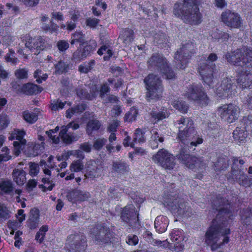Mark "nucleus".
<instances>
[{"mask_svg": "<svg viewBox=\"0 0 252 252\" xmlns=\"http://www.w3.org/2000/svg\"><path fill=\"white\" fill-rule=\"evenodd\" d=\"M170 239L173 242L176 243L175 249L177 252L181 251L184 247L183 241H186V237L184 235V232L182 230L173 229L170 233Z\"/></svg>", "mask_w": 252, "mask_h": 252, "instance_id": "obj_19", "label": "nucleus"}, {"mask_svg": "<svg viewBox=\"0 0 252 252\" xmlns=\"http://www.w3.org/2000/svg\"><path fill=\"white\" fill-rule=\"evenodd\" d=\"M65 103L66 102L63 103L59 100H54L51 103L52 109L54 110L62 109L63 108Z\"/></svg>", "mask_w": 252, "mask_h": 252, "instance_id": "obj_53", "label": "nucleus"}, {"mask_svg": "<svg viewBox=\"0 0 252 252\" xmlns=\"http://www.w3.org/2000/svg\"><path fill=\"white\" fill-rule=\"evenodd\" d=\"M79 126L78 124L71 122L69 123L66 126H63L62 129L60 132V136L62 139L64 143L66 144H70L72 141H75L78 140V137L76 135H70L66 132L69 128L71 127L73 129H77Z\"/></svg>", "mask_w": 252, "mask_h": 252, "instance_id": "obj_16", "label": "nucleus"}, {"mask_svg": "<svg viewBox=\"0 0 252 252\" xmlns=\"http://www.w3.org/2000/svg\"><path fill=\"white\" fill-rule=\"evenodd\" d=\"M97 53L99 55L105 54L104 56V60H108L112 55L111 50L108 49L107 46H102L97 51Z\"/></svg>", "mask_w": 252, "mask_h": 252, "instance_id": "obj_40", "label": "nucleus"}, {"mask_svg": "<svg viewBox=\"0 0 252 252\" xmlns=\"http://www.w3.org/2000/svg\"><path fill=\"white\" fill-rule=\"evenodd\" d=\"M148 63L152 66L157 67V69L164 74L167 79H171L174 77L175 74L167 65L166 60L160 55H153Z\"/></svg>", "mask_w": 252, "mask_h": 252, "instance_id": "obj_10", "label": "nucleus"}, {"mask_svg": "<svg viewBox=\"0 0 252 252\" xmlns=\"http://www.w3.org/2000/svg\"><path fill=\"white\" fill-rule=\"evenodd\" d=\"M71 156H72V151H67L63 152L61 155L57 156L56 158L58 161H66Z\"/></svg>", "mask_w": 252, "mask_h": 252, "instance_id": "obj_50", "label": "nucleus"}, {"mask_svg": "<svg viewBox=\"0 0 252 252\" xmlns=\"http://www.w3.org/2000/svg\"><path fill=\"white\" fill-rule=\"evenodd\" d=\"M59 130V126H57L54 129H51L49 131H46V133L48 134L50 138L52 140L53 143L57 144L60 142V138L58 136H57L55 135H53V134L57 133V131Z\"/></svg>", "mask_w": 252, "mask_h": 252, "instance_id": "obj_43", "label": "nucleus"}, {"mask_svg": "<svg viewBox=\"0 0 252 252\" xmlns=\"http://www.w3.org/2000/svg\"><path fill=\"white\" fill-rule=\"evenodd\" d=\"M241 52L238 49L226 55L227 61L231 64L242 66V69L238 73L237 82L240 88L246 89L252 85V66H243L242 61L239 59Z\"/></svg>", "mask_w": 252, "mask_h": 252, "instance_id": "obj_3", "label": "nucleus"}, {"mask_svg": "<svg viewBox=\"0 0 252 252\" xmlns=\"http://www.w3.org/2000/svg\"><path fill=\"white\" fill-rule=\"evenodd\" d=\"M84 168V164L81 159L73 161L69 166V169L71 172H78L81 171Z\"/></svg>", "mask_w": 252, "mask_h": 252, "instance_id": "obj_38", "label": "nucleus"}, {"mask_svg": "<svg viewBox=\"0 0 252 252\" xmlns=\"http://www.w3.org/2000/svg\"><path fill=\"white\" fill-rule=\"evenodd\" d=\"M17 38L15 36L7 35L4 37L2 40V44L6 46L10 45Z\"/></svg>", "mask_w": 252, "mask_h": 252, "instance_id": "obj_61", "label": "nucleus"}, {"mask_svg": "<svg viewBox=\"0 0 252 252\" xmlns=\"http://www.w3.org/2000/svg\"><path fill=\"white\" fill-rule=\"evenodd\" d=\"M240 113L239 108L236 105L229 104L218 108L217 113L221 119L231 123L238 119Z\"/></svg>", "mask_w": 252, "mask_h": 252, "instance_id": "obj_9", "label": "nucleus"}, {"mask_svg": "<svg viewBox=\"0 0 252 252\" xmlns=\"http://www.w3.org/2000/svg\"><path fill=\"white\" fill-rule=\"evenodd\" d=\"M23 91L27 94H32L41 92L38 90V86L31 83L25 84L23 87Z\"/></svg>", "mask_w": 252, "mask_h": 252, "instance_id": "obj_37", "label": "nucleus"}, {"mask_svg": "<svg viewBox=\"0 0 252 252\" xmlns=\"http://www.w3.org/2000/svg\"><path fill=\"white\" fill-rule=\"evenodd\" d=\"M2 152L5 153L0 155V161H7L11 158V156L9 155V150L7 147H3Z\"/></svg>", "mask_w": 252, "mask_h": 252, "instance_id": "obj_54", "label": "nucleus"}, {"mask_svg": "<svg viewBox=\"0 0 252 252\" xmlns=\"http://www.w3.org/2000/svg\"><path fill=\"white\" fill-rule=\"evenodd\" d=\"M169 115V113L167 112L166 110H163L162 111L159 112L152 111L151 112V115L152 118L153 120H152V121L154 123H156L157 121L163 120L168 117Z\"/></svg>", "mask_w": 252, "mask_h": 252, "instance_id": "obj_32", "label": "nucleus"}, {"mask_svg": "<svg viewBox=\"0 0 252 252\" xmlns=\"http://www.w3.org/2000/svg\"><path fill=\"white\" fill-rule=\"evenodd\" d=\"M26 132L23 130L14 129L11 133L8 139L10 140L16 139L17 141L13 143V152L16 156H18L22 150V147L26 143V141L23 138Z\"/></svg>", "mask_w": 252, "mask_h": 252, "instance_id": "obj_11", "label": "nucleus"}, {"mask_svg": "<svg viewBox=\"0 0 252 252\" xmlns=\"http://www.w3.org/2000/svg\"><path fill=\"white\" fill-rule=\"evenodd\" d=\"M14 52L10 50L9 53L6 54L5 56L6 62L10 63L12 65H15L18 62L17 58L14 56Z\"/></svg>", "mask_w": 252, "mask_h": 252, "instance_id": "obj_48", "label": "nucleus"}, {"mask_svg": "<svg viewBox=\"0 0 252 252\" xmlns=\"http://www.w3.org/2000/svg\"><path fill=\"white\" fill-rule=\"evenodd\" d=\"M100 126V124L96 120L90 121L87 126L86 131L89 134H91L93 131L98 130Z\"/></svg>", "mask_w": 252, "mask_h": 252, "instance_id": "obj_34", "label": "nucleus"}, {"mask_svg": "<svg viewBox=\"0 0 252 252\" xmlns=\"http://www.w3.org/2000/svg\"><path fill=\"white\" fill-rule=\"evenodd\" d=\"M94 64V61H91L88 63H84L79 67V71L82 73H86L88 72L93 67Z\"/></svg>", "mask_w": 252, "mask_h": 252, "instance_id": "obj_45", "label": "nucleus"}, {"mask_svg": "<svg viewBox=\"0 0 252 252\" xmlns=\"http://www.w3.org/2000/svg\"><path fill=\"white\" fill-rule=\"evenodd\" d=\"M150 133L151 134L149 140L150 146L153 149L157 148L158 142H162L163 141V138L162 136H159L156 129H152Z\"/></svg>", "mask_w": 252, "mask_h": 252, "instance_id": "obj_25", "label": "nucleus"}, {"mask_svg": "<svg viewBox=\"0 0 252 252\" xmlns=\"http://www.w3.org/2000/svg\"><path fill=\"white\" fill-rule=\"evenodd\" d=\"M78 236L70 235L67 237L66 247L69 252H83L86 248L85 242L83 244H78Z\"/></svg>", "mask_w": 252, "mask_h": 252, "instance_id": "obj_18", "label": "nucleus"}, {"mask_svg": "<svg viewBox=\"0 0 252 252\" xmlns=\"http://www.w3.org/2000/svg\"><path fill=\"white\" fill-rule=\"evenodd\" d=\"M82 53V50H81V49H78V50H76L73 53V59L77 62H79V61L84 59L85 58H86L85 57H81Z\"/></svg>", "mask_w": 252, "mask_h": 252, "instance_id": "obj_63", "label": "nucleus"}, {"mask_svg": "<svg viewBox=\"0 0 252 252\" xmlns=\"http://www.w3.org/2000/svg\"><path fill=\"white\" fill-rule=\"evenodd\" d=\"M186 96L189 100L194 101L202 106H206L209 103V98L199 85H192L188 88Z\"/></svg>", "mask_w": 252, "mask_h": 252, "instance_id": "obj_8", "label": "nucleus"}, {"mask_svg": "<svg viewBox=\"0 0 252 252\" xmlns=\"http://www.w3.org/2000/svg\"><path fill=\"white\" fill-rule=\"evenodd\" d=\"M86 172L85 176L86 178H94L101 175V170L96 166V162L92 160L88 161L86 164Z\"/></svg>", "mask_w": 252, "mask_h": 252, "instance_id": "obj_21", "label": "nucleus"}, {"mask_svg": "<svg viewBox=\"0 0 252 252\" xmlns=\"http://www.w3.org/2000/svg\"><path fill=\"white\" fill-rule=\"evenodd\" d=\"M107 140L104 138L97 139L94 144V148L96 150L100 149L106 143Z\"/></svg>", "mask_w": 252, "mask_h": 252, "instance_id": "obj_58", "label": "nucleus"}, {"mask_svg": "<svg viewBox=\"0 0 252 252\" xmlns=\"http://www.w3.org/2000/svg\"><path fill=\"white\" fill-rule=\"evenodd\" d=\"M54 157L52 156H50L48 158V162L50 164V166L51 168H56L57 171L59 172L60 171L58 167H60L61 169L65 168L67 165V163L66 161H62V162L57 166L56 163L53 162L52 163V161L53 160Z\"/></svg>", "mask_w": 252, "mask_h": 252, "instance_id": "obj_46", "label": "nucleus"}, {"mask_svg": "<svg viewBox=\"0 0 252 252\" xmlns=\"http://www.w3.org/2000/svg\"><path fill=\"white\" fill-rule=\"evenodd\" d=\"M36 39L32 38L29 35H26L23 37V40L25 41V46L32 52H33L34 45L33 42Z\"/></svg>", "mask_w": 252, "mask_h": 252, "instance_id": "obj_42", "label": "nucleus"}, {"mask_svg": "<svg viewBox=\"0 0 252 252\" xmlns=\"http://www.w3.org/2000/svg\"><path fill=\"white\" fill-rule=\"evenodd\" d=\"M26 173L22 169H15L12 172L13 181L18 186H23L27 181Z\"/></svg>", "mask_w": 252, "mask_h": 252, "instance_id": "obj_24", "label": "nucleus"}, {"mask_svg": "<svg viewBox=\"0 0 252 252\" xmlns=\"http://www.w3.org/2000/svg\"><path fill=\"white\" fill-rule=\"evenodd\" d=\"M84 36L80 32H75L71 36L70 43L73 44L75 42H83L84 40Z\"/></svg>", "mask_w": 252, "mask_h": 252, "instance_id": "obj_47", "label": "nucleus"}, {"mask_svg": "<svg viewBox=\"0 0 252 252\" xmlns=\"http://www.w3.org/2000/svg\"><path fill=\"white\" fill-rule=\"evenodd\" d=\"M120 125V122L118 120H114L109 124L107 130L109 132H115L117 131L118 127Z\"/></svg>", "mask_w": 252, "mask_h": 252, "instance_id": "obj_51", "label": "nucleus"}, {"mask_svg": "<svg viewBox=\"0 0 252 252\" xmlns=\"http://www.w3.org/2000/svg\"><path fill=\"white\" fill-rule=\"evenodd\" d=\"M68 67V64L64 62L60 61L55 66L56 71L58 73H62L65 72L67 70Z\"/></svg>", "mask_w": 252, "mask_h": 252, "instance_id": "obj_49", "label": "nucleus"}, {"mask_svg": "<svg viewBox=\"0 0 252 252\" xmlns=\"http://www.w3.org/2000/svg\"><path fill=\"white\" fill-rule=\"evenodd\" d=\"M13 190V185L10 180H0V190L3 193L10 194Z\"/></svg>", "mask_w": 252, "mask_h": 252, "instance_id": "obj_26", "label": "nucleus"}, {"mask_svg": "<svg viewBox=\"0 0 252 252\" xmlns=\"http://www.w3.org/2000/svg\"><path fill=\"white\" fill-rule=\"evenodd\" d=\"M29 173L31 176H36L39 172V168L38 164L34 163H30Z\"/></svg>", "mask_w": 252, "mask_h": 252, "instance_id": "obj_52", "label": "nucleus"}, {"mask_svg": "<svg viewBox=\"0 0 252 252\" xmlns=\"http://www.w3.org/2000/svg\"><path fill=\"white\" fill-rule=\"evenodd\" d=\"M58 49L62 52L65 51L69 47V43L65 40H60L57 43Z\"/></svg>", "mask_w": 252, "mask_h": 252, "instance_id": "obj_55", "label": "nucleus"}, {"mask_svg": "<svg viewBox=\"0 0 252 252\" xmlns=\"http://www.w3.org/2000/svg\"><path fill=\"white\" fill-rule=\"evenodd\" d=\"M145 132L142 131L140 129L137 128L134 133V141L135 142H138L139 143L144 142L146 138L144 135Z\"/></svg>", "mask_w": 252, "mask_h": 252, "instance_id": "obj_39", "label": "nucleus"}, {"mask_svg": "<svg viewBox=\"0 0 252 252\" xmlns=\"http://www.w3.org/2000/svg\"><path fill=\"white\" fill-rule=\"evenodd\" d=\"M175 126L179 129L178 137L182 142L185 144L191 140L190 146H197L203 142L202 138H194L196 131L194 129L193 122L190 118H180L175 122Z\"/></svg>", "mask_w": 252, "mask_h": 252, "instance_id": "obj_2", "label": "nucleus"}, {"mask_svg": "<svg viewBox=\"0 0 252 252\" xmlns=\"http://www.w3.org/2000/svg\"><path fill=\"white\" fill-rule=\"evenodd\" d=\"M230 78H224L220 84L215 86L214 90L216 94L219 97L227 96L234 94L232 91V85Z\"/></svg>", "mask_w": 252, "mask_h": 252, "instance_id": "obj_13", "label": "nucleus"}, {"mask_svg": "<svg viewBox=\"0 0 252 252\" xmlns=\"http://www.w3.org/2000/svg\"><path fill=\"white\" fill-rule=\"evenodd\" d=\"M138 215L133 205L126 206L123 210L121 218L124 221L130 225L137 220Z\"/></svg>", "mask_w": 252, "mask_h": 252, "instance_id": "obj_17", "label": "nucleus"}, {"mask_svg": "<svg viewBox=\"0 0 252 252\" xmlns=\"http://www.w3.org/2000/svg\"><path fill=\"white\" fill-rule=\"evenodd\" d=\"M221 20L226 26L231 28H239L242 24L239 15L230 11L222 13Z\"/></svg>", "mask_w": 252, "mask_h": 252, "instance_id": "obj_12", "label": "nucleus"}, {"mask_svg": "<svg viewBox=\"0 0 252 252\" xmlns=\"http://www.w3.org/2000/svg\"><path fill=\"white\" fill-rule=\"evenodd\" d=\"M23 117L25 121L30 124H32L37 120V114L34 112L29 111L23 112Z\"/></svg>", "mask_w": 252, "mask_h": 252, "instance_id": "obj_36", "label": "nucleus"}, {"mask_svg": "<svg viewBox=\"0 0 252 252\" xmlns=\"http://www.w3.org/2000/svg\"><path fill=\"white\" fill-rule=\"evenodd\" d=\"M217 59V56L216 54L214 53L211 54L207 57V60H205V63L201 64L198 69L204 84L208 86L209 88H214L213 84L215 81L213 80L212 70L209 67V65L207 63H212L216 61Z\"/></svg>", "mask_w": 252, "mask_h": 252, "instance_id": "obj_7", "label": "nucleus"}, {"mask_svg": "<svg viewBox=\"0 0 252 252\" xmlns=\"http://www.w3.org/2000/svg\"><path fill=\"white\" fill-rule=\"evenodd\" d=\"M171 104L174 108L182 113H187L189 108L188 105L185 102L178 99L172 101Z\"/></svg>", "mask_w": 252, "mask_h": 252, "instance_id": "obj_30", "label": "nucleus"}, {"mask_svg": "<svg viewBox=\"0 0 252 252\" xmlns=\"http://www.w3.org/2000/svg\"><path fill=\"white\" fill-rule=\"evenodd\" d=\"M189 56L187 47H183L178 50L175 54V59L177 61V67L183 69L186 67L187 60Z\"/></svg>", "mask_w": 252, "mask_h": 252, "instance_id": "obj_20", "label": "nucleus"}, {"mask_svg": "<svg viewBox=\"0 0 252 252\" xmlns=\"http://www.w3.org/2000/svg\"><path fill=\"white\" fill-rule=\"evenodd\" d=\"M42 28L46 32H49L51 33L57 32L58 31V26L56 24H52L51 27L46 25H43Z\"/></svg>", "mask_w": 252, "mask_h": 252, "instance_id": "obj_60", "label": "nucleus"}, {"mask_svg": "<svg viewBox=\"0 0 252 252\" xmlns=\"http://www.w3.org/2000/svg\"><path fill=\"white\" fill-rule=\"evenodd\" d=\"M126 242L129 245H136L138 242V237L135 235H130L127 237Z\"/></svg>", "mask_w": 252, "mask_h": 252, "instance_id": "obj_57", "label": "nucleus"}, {"mask_svg": "<svg viewBox=\"0 0 252 252\" xmlns=\"http://www.w3.org/2000/svg\"><path fill=\"white\" fill-rule=\"evenodd\" d=\"M239 50L241 52L239 59L242 61L243 66H246L247 63L252 61V48L244 47Z\"/></svg>", "mask_w": 252, "mask_h": 252, "instance_id": "obj_23", "label": "nucleus"}, {"mask_svg": "<svg viewBox=\"0 0 252 252\" xmlns=\"http://www.w3.org/2000/svg\"><path fill=\"white\" fill-rule=\"evenodd\" d=\"M244 103L249 109H252V93L246 97L244 100Z\"/></svg>", "mask_w": 252, "mask_h": 252, "instance_id": "obj_64", "label": "nucleus"}, {"mask_svg": "<svg viewBox=\"0 0 252 252\" xmlns=\"http://www.w3.org/2000/svg\"><path fill=\"white\" fill-rule=\"evenodd\" d=\"M177 158L186 167L194 170H201L206 167V163L201 157L197 158L182 150L177 156Z\"/></svg>", "mask_w": 252, "mask_h": 252, "instance_id": "obj_5", "label": "nucleus"}, {"mask_svg": "<svg viewBox=\"0 0 252 252\" xmlns=\"http://www.w3.org/2000/svg\"><path fill=\"white\" fill-rule=\"evenodd\" d=\"M234 138L239 143L242 144L247 136V132L244 129L240 128H236L233 133Z\"/></svg>", "mask_w": 252, "mask_h": 252, "instance_id": "obj_28", "label": "nucleus"}, {"mask_svg": "<svg viewBox=\"0 0 252 252\" xmlns=\"http://www.w3.org/2000/svg\"><path fill=\"white\" fill-rule=\"evenodd\" d=\"M48 227L46 225L42 226L39 231L36 233L35 239L38 241L40 243H42L43 241L46 232L48 231Z\"/></svg>", "mask_w": 252, "mask_h": 252, "instance_id": "obj_41", "label": "nucleus"}, {"mask_svg": "<svg viewBox=\"0 0 252 252\" xmlns=\"http://www.w3.org/2000/svg\"><path fill=\"white\" fill-rule=\"evenodd\" d=\"M99 20L94 18H88L87 19L86 23L87 26L92 28H95L98 24Z\"/></svg>", "mask_w": 252, "mask_h": 252, "instance_id": "obj_56", "label": "nucleus"}, {"mask_svg": "<svg viewBox=\"0 0 252 252\" xmlns=\"http://www.w3.org/2000/svg\"><path fill=\"white\" fill-rule=\"evenodd\" d=\"M15 76L21 79H24L27 77L28 73L25 69H18L15 72Z\"/></svg>", "mask_w": 252, "mask_h": 252, "instance_id": "obj_59", "label": "nucleus"}, {"mask_svg": "<svg viewBox=\"0 0 252 252\" xmlns=\"http://www.w3.org/2000/svg\"><path fill=\"white\" fill-rule=\"evenodd\" d=\"M137 115V110L134 107L131 108L130 111L125 115V120L127 122L134 121Z\"/></svg>", "mask_w": 252, "mask_h": 252, "instance_id": "obj_44", "label": "nucleus"}, {"mask_svg": "<svg viewBox=\"0 0 252 252\" xmlns=\"http://www.w3.org/2000/svg\"><path fill=\"white\" fill-rule=\"evenodd\" d=\"M153 160L166 170L172 169L175 165V157L165 149H162L154 155Z\"/></svg>", "mask_w": 252, "mask_h": 252, "instance_id": "obj_6", "label": "nucleus"}, {"mask_svg": "<svg viewBox=\"0 0 252 252\" xmlns=\"http://www.w3.org/2000/svg\"><path fill=\"white\" fill-rule=\"evenodd\" d=\"M133 31L127 29L124 30L120 36V38L126 45L129 44L133 40Z\"/></svg>", "mask_w": 252, "mask_h": 252, "instance_id": "obj_29", "label": "nucleus"}, {"mask_svg": "<svg viewBox=\"0 0 252 252\" xmlns=\"http://www.w3.org/2000/svg\"><path fill=\"white\" fill-rule=\"evenodd\" d=\"M169 221L167 218L163 216H158L155 220V228L159 233L164 232L168 225Z\"/></svg>", "mask_w": 252, "mask_h": 252, "instance_id": "obj_22", "label": "nucleus"}, {"mask_svg": "<svg viewBox=\"0 0 252 252\" xmlns=\"http://www.w3.org/2000/svg\"><path fill=\"white\" fill-rule=\"evenodd\" d=\"M164 204L168 206L173 213H177L179 215L184 214L186 207V204L181 199L175 197L167 199L164 201Z\"/></svg>", "mask_w": 252, "mask_h": 252, "instance_id": "obj_14", "label": "nucleus"}, {"mask_svg": "<svg viewBox=\"0 0 252 252\" xmlns=\"http://www.w3.org/2000/svg\"><path fill=\"white\" fill-rule=\"evenodd\" d=\"M86 106L84 104H80L76 106L71 109H68L66 112V117L71 118L73 115L81 113L85 109Z\"/></svg>", "mask_w": 252, "mask_h": 252, "instance_id": "obj_35", "label": "nucleus"}, {"mask_svg": "<svg viewBox=\"0 0 252 252\" xmlns=\"http://www.w3.org/2000/svg\"><path fill=\"white\" fill-rule=\"evenodd\" d=\"M96 46L97 44L95 41H90L89 44L84 46L83 49L82 50V53H81V57L86 58L95 49Z\"/></svg>", "mask_w": 252, "mask_h": 252, "instance_id": "obj_33", "label": "nucleus"}, {"mask_svg": "<svg viewBox=\"0 0 252 252\" xmlns=\"http://www.w3.org/2000/svg\"><path fill=\"white\" fill-rule=\"evenodd\" d=\"M90 196L89 192L80 189L69 190L66 192V195L67 199L72 203L86 201Z\"/></svg>", "mask_w": 252, "mask_h": 252, "instance_id": "obj_15", "label": "nucleus"}, {"mask_svg": "<svg viewBox=\"0 0 252 252\" xmlns=\"http://www.w3.org/2000/svg\"><path fill=\"white\" fill-rule=\"evenodd\" d=\"M224 200L223 202L221 200L222 204L216 207L218 214L205 234V243L213 251L221 249L229 241L228 236L230 233L229 226L234 216L229 210V204L226 205Z\"/></svg>", "mask_w": 252, "mask_h": 252, "instance_id": "obj_1", "label": "nucleus"}, {"mask_svg": "<svg viewBox=\"0 0 252 252\" xmlns=\"http://www.w3.org/2000/svg\"><path fill=\"white\" fill-rule=\"evenodd\" d=\"M211 36L213 38L221 41H226L229 37L228 33L218 30H216L215 31L213 32Z\"/></svg>", "mask_w": 252, "mask_h": 252, "instance_id": "obj_31", "label": "nucleus"}, {"mask_svg": "<svg viewBox=\"0 0 252 252\" xmlns=\"http://www.w3.org/2000/svg\"><path fill=\"white\" fill-rule=\"evenodd\" d=\"M147 94L146 96L148 100L150 99H156L161 96L162 92V86L161 81L156 75L151 74L144 79Z\"/></svg>", "mask_w": 252, "mask_h": 252, "instance_id": "obj_4", "label": "nucleus"}, {"mask_svg": "<svg viewBox=\"0 0 252 252\" xmlns=\"http://www.w3.org/2000/svg\"><path fill=\"white\" fill-rule=\"evenodd\" d=\"M33 45H34L33 51L36 50L35 54L39 53L41 50L51 47V45L48 44L45 40L41 37L36 39L34 42H33Z\"/></svg>", "mask_w": 252, "mask_h": 252, "instance_id": "obj_27", "label": "nucleus"}, {"mask_svg": "<svg viewBox=\"0 0 252 252\" xmlns=\"http://www.w3.org/2000/svg\"><path fill=\"white\" fill-rule=\"evenodd\" d=\"M42 182L45 184L44 188L48 190H51L54 187V184L51 183V178L45 177L43 178L42 180Z\"/></svg>", "mask_w": 252, "mask_h": 252, "instance_id": "obj_62", "label": "nucleus"}]
</instances>
